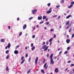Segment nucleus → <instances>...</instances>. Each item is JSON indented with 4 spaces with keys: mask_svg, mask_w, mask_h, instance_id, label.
I'll return each instance as SVG.
<instances>
[{
    "mask_svg": "<svg viewBox=\"0 0 74 74\" xmlns=\"http://www.w3.org/2000/svg\"><path fill=\"white\" fill-rule=\"evenodd\" d=\"M35 35H33V36H32V38H34L35 37Z\"/></svg>",
    "mask_w": 74,
    "mask_h": 74,
    "instance_id": "41",
    "label": "nucleus"
},
{
    "mask_svg": "<svg viewBox=\"0 0 74 74\" xmlns=\"http://www.w3.org/2000/svg\"><path fill=\"white\" fill-rule=\"evenodd\" d=\"M50 61L51 64H54V62L53 60V59H51Z\"/></svg>",
    "mask_w": 74,
    "mask_h": 74,
    "instance_id": "4",
    "label": "nucleus"
},
{
    "mask_svg": "<svg viewBox=\"0 0 74 74\" xmlns=\"http://www.w3.org/2000/svg\"><path fill=\"white\" fill-rule=\"evenodd\" d=\"M42 19V16H38V20H41Z\"/></svg>",
    "mask_w": 74,
    "mask_h": 74,
    "instance_id": "12",
    "label": "nucleus"
},
{
    "mask_svg": "<svg viewBox=\"0 0 74 74\" xmlns=\"http://www.w3.org/2000/svg\"><path fill=\"white\" fill-rule=\"evenodd\" d=\"M68 69H69V68H66L65 69V71H67V70H68Z\"/></svg>",
    "mask_w": 74,
    "mask_h": 74,
    "instance_id": "60",
    "label": "nucleus"
},
{
    "mask_svg": "<svg viewBox=\"0 0 74 74\" xmlns=\"http://www.w3.org/2000/svg\"><path fill=\"white\" fill-rule=\"evenodd\" d=\"M27 56H28V54H27L25 55V57L26 58H27Z\"/></svg>",
    "mask_w": 74,
    "mask_h": 74,
    "instance_id": "38",
    "label": "nucleus"
},
{
    "mask_svg": "<svg viewBox=\"0 0 74 74\" xmlns=\"http://www.w3.org/2000/svg\"><path fill=\"white\" fill-rule=\"evenodd\" d=\"M70 17H71V15H70L68 16H67L66 17V19H69L70 18Z\"/></svg>",
    "mask_w": 74,
    "mask_h": 74,
    "instance_id": "14",
    "label": "nucleus"
},
{
    "mask_svg": "<svg viewBox=\"0 0 74 74\" xmlns=\"http://www.w3.org/2000/svg\"><path fill=\"white\" fill-rule=\"evenodd\" d=\"M71 4L70 5V6L68 7V8H71V7H72V6L73 5V4H74V2H71Z\"/></svg>",
    "mask_w": 74,
    "mask_h": 74,
    "instance_id": "2",
    "label": "nucleus"
},
{
    "mask_svg": "<svg viewBox=\"0 0 74 74\" xmlns=\"http://www.w3.org/2000/svg\"><path fill=\"white\" fill-rule=\"evenodd\" d=\"M25 60L24 59L21 62V64L23 63L24 62H25Z\"/></svg>",
    "mask_w": 74,
    "mask_h": 74,
    "instance_id": "22",
    "label": "nucleus"
},
{
    "mask_svg": "<svg viewBox=\"0 0 74 74\" xmlns=\"http://www.w3.org/2000/svg\"><path fill=\"white\" fill-rule=\"evenodd\" d=\"M19 45H18L16 47L15 49H17L18 48H19Z\"/></svg>",
    "mask_w": 74,
    "mask_h": 74,
    "instance_id": "23",
    "label": "nucleus"
},
{
    "mask_svg": "<svg viewBox=\"0 0 74 74\" xmlns=\"http://www.w3.org/2000/svg\"><path fill=\"white\" fill-rule=\"evenodd\" d=\"M49 56V54H47V58H48Z\"/></svg>",
    "mask_w": 74,
    "mask_h": 74,
    "instance_id": "43",
    "label": "nucleus"
},
{
    "mask_svg": "<svg viewBox=\"0 0 74 74\" xmlns=\"http://www.w3.org/2000/svg\"><path fill=\"white\" fill-rule=\"evenodd\" d=\"M8 48H10V47H11V44H10V43H9L8 44V46H7Z\"/></svg>",
    "mask_w": 74,
    "mask_h": 74,
    "instance_id": "13",
    "label": "nucleus"
},
{
    "mask_svg": "<svg viewBox=\"0 0 74 74\" xmlns=\"http://www.w3.org/2000/svg\"><path fill=\"white\" fill-rule=\"evenodd\" d=\"M70 39H67L66 40V42L67 43V44H69V43L70 42Z\"/></svg>",
    "mask_w": 74,
    "mask_h": 74,
    "instance_id": "7",
    "label": "nucleus"
},
{
    "mask_svg": "<svg viewBox=\"0 0 74 74\" xmlns=\"http://www.w3.org/2000/svg\"><path fill=\"white\" fill-rule=\"evenodd\" d=\"M71 66H74V64H72L71 65Z\"/></svg>",
    "mask_w": 74,
    "mask_h": 74,
    "instance_id": "40",
    "label": "nucleus"
},
{
    "mask_svg": "<svg viewBox=\"0 0 74 74\" xmlns=\"http://www.w3.org/2000/svg\"><path fill=\"white\" fill-rule=\"evenodd\" d=\"M72 30V27H71L69 31V32H71Z\"/></svg>",
    "mask_w": 74,
    "mask_h": 74,
    "instance_id": "28",
    "label": "nucleus"
},
{
    "mask_svg": "<svg viewBox=\"0 0 74 74\" xmlns=\"http://www.w3.org/2000/svg\"><path fill=\"white\" fill-rule=\"evenodd\" d=\"M46 66H47V63L44 64V68H45V67H46Z\"/></svg>",
    "mask_w": 74,
    "mask_h": 74,
    "instance_id": "19",
    "label": "nucleus"
},
{
    "mask_svg": "<svg viewBox=\"0 0 74 74\" xmlns=\"http://www.w3.org/2000/svg\"><path fill=\"white\" fill-rule=\"evenodd\" d=\"M55 73H58L59 72V70H58V68H56L55 69Z\"/></svg>",
    "mask_w": 74,
    "mask_h": 74,
    "instance_id": "6",
    "label": "nucleus"
},
{
    "mask_svg": "<svg viewBox=\"0 0 74 74\" xmlns=\"http://www.w3.org/2000/svg\"><path fill=\"white\" fill-rule=\"evenodd\" d=\"M71 62V61H69L68 62V63H70Z\"/></svg>",
    "mask_w": 74,
    "mask_h": 74,
    "instance_id": "57",
    "label": "nucleus"
},
{
    "mask_svg": "<svg viewBox=\"0 0 74 74\" xmlns=\"http://www.w3.org/2000/svg\"><path fill=\"white\" fill-rule=\"evenodd\" d=\"M29 62H30V60H31V58L29 57Z\"/></svg>",
    "mask_w": 74,
    "mask_h": 74,
    "instance_id": "45",
    "label": "nucleus"
},
{
    "mask_svg": "<svg viewBox=\"0 0 74 74\" xmlns=\"http://www.w3.org/2000/svg\"><path fill=\"white\" fill-rule=\"evenodd\" d=\"M9 53V50H7L6 51V53L8 54V53Z\"/></svg>",
    "mask_w": 74,
    "mask_h": 74,
    "instance_id": "24",
    "label": "nucleus"
},
{
    "mask_svg": "<svg viewBox=\"0 0 74 74\" xmlns=\"http://www.w3.org/2000/svg\"><path fill=\"white\" fill-rule=\"evenodd\" d=\"M71 23H70L69 24L68 26H69V27H70L71 26Z\"/></svg>",
    "mask_w": 74,
    "mask_h": 74,
    "instance_id": "48",
    "label": "nucleus"
},
{
    "mask_svg": "<svg viewBox=\"0 0 74 74\" xmlns=\"http://www.w3.org/2000/svg\"><path fill=\"white\" fill-rule=\"evenodd\" d=\"M51 10H52V8H50L49 9V11H51Z\"/></svg>",
    "mask_w": 74,
    "mask_h": 74,
    "instance_id": "64",
    "label": "nucleus"
},
{
    "mask_svg": "<svg viewBox=\"0 0 74 74\" xmlns=\"http://www.w3.org/2000/svg\"><path fill=\"white\" fill-rule=\"evenodd\" d=\"M47 5L48 6V7H49V6H50L51 5V3H49L47 4Z\"/></svg>",
    "mask_w": 74,
    "mask_h": 74,
    "instance_id": "35",
    "label": "nucleus"
},
{
    "mask_svg": "<svg viewBox=\"0 0 74 74\" xmlns=\"http://www.w3.org/2000/svg\"><path fill=\"white\" fill-rule=\"evenodd\" d=\"M45 59H44L43 60V63H45Z\"/></svg>",
    "mask_w": 74,
    "mask_h": 74,
    "instance_id": "36",
    "label": "nucleus"
},
{
    "mask_svg": "<svg viewBox=\"0 0 74 74\" xmlns=\"http://www.w3.org/2000/svg\"><path fill=\"white\" fill-rule=\"evenodd\" d=\"M74 37V34H73L72 35V38H73V37Z\"/></svg>",
    "mask_w": 74,
    "mask_h": 74,
    "instance_id": "42",
    "label": "nucleus"
},
{
    "mask_svg": "<svg viewBox=\"0 0 74 74\" xmlns=\"http://www.w3.org/2000/svg\"><path fill=\"white\" fill-rule=\"evenodd\" d=\"M69 26H68L66 28L67 29H68L69 28Z\"/></svg>",
    "mask_w": 74,
    "mask_h": 74,
    "instance_id": "52",
    "label": "nucleus"
},
{
    "mask_svg": "<svg viewBox=\"0 0 74 74\" xmlns=\"http://www.w3.org/2000/svg\"><path fill=\"white\" fill-rule=\"evenodd\" d=\"M44 23V22L43 21H42V22H41L40 23V24H41L42 23Z\"/></svg>",
    "mask_w": 74,
    "mask_h": 74,
    "instance_id": "44",
    "label": "nucleus"
},
{
    "mask_svg": "<svg viewBox=\"0 0 74 74\" xmlns=\"http://www.w3.org/2000/svg\"><path fill=\"white\" fill-rule=\"evenodd\" d=\"M34 48H35V47L34 46L32 48V51H33V50L34 49Z\"/></svg>",
    "mask_w": 74,
    "mask_h": 74,
    "instance_id": "20",
    "label": "nucleus"
},
{
    "mask_svg": "<svg viewBox=\"0 0 74 74\" xmlns=\"http://www.w3.org/2000/svg\"><path fill=\"white\" fill-rule=\"evenodd\" d=\"M73 72H72V71H71L70 72V74H73Z\"/></svg>",
    "mask_w": 74,
    "mask_h": 74,
    "instance_id": "50",
    "label": "nucleus"
},
{
    "mask_svg": "<svg viewBox=\"0 0 74 74\" xmlns=\"http://www.w3.org/2000/svg\"><path fill=\"white\" fill-rule=\"evenodd\" d=\"M33 19V17H30L29 18V20H31V19Z\"/></svg>",
    "mask_w": 74,
    "mask_h": 74,
    "instance_id": "33",
    "label": "nucleus"
},
{
    "mask_svg": "<svg viewBox=\"0 0 74 74\" xmlns=\"http://www.w3.org/2000/svg\"><path fill=\"white\" fill-rule=\"evenodd\" d=\"M45 21H48V18H46V19H45Z\"/></svg>",
    "mask_w": 74,
    "mask_h": 74,
    "instance_id": "58",
    "label": "nucleus"
},
{
    "mask_svg": "<svg viewBox=\"0 0 74 74\" xmlns=\"http://www.w3.org/2000/svg\"><path fill=\"white\" fill-rule=\"evenodd\" d=\"M60 48H59L58 49V51H60Z\"/></svg>",
    "mask_w": 74,
    "mask_h": 74,
    "instance_id": "63",
    "label": "nucleus"
},
{
    "mask_svg": "<svg viewBox=\"0 0 74 74\" xmlns=\"http://www.w3.org/2000/svg\"><path fill=\"white\" fill-rule=\"evenodd\" d=\"M45 68V70H47V69L48 68V66H47Z\"/></svg>",
    "mask_w": 74,
    "mask_h": 74,
    "instance_id": "53",
    "label": "nucleus"
},
{
    "mask_svg": "<svg viewBox=\"0 0 74 74\" xmlns=\"http://www.w3.org/2000/svg\"><path fill=\"white\" fill-rule=\"evenodd\" d=\"M67 38H69V35H67Z\"/></svg>",
    "mask_w": 74,
    "mask_h": 74,
    "instance_id": "62",
    "label": "nucleus"
},
{
    "mask_svg": "<svg viewBox=\"0 0 74 74\" xmlns=\"http://www.w3.org/2000/svg\"><path fill=\"white\" fill-rule=\"evenodd\" d=\"M21 58V60H23V58H24V57H22Z\"/></svg>",
    "mask_w": 74,
    "mask_h": 74,
    "instance_id": "37",
    "label": "nucleus"
},
{
    "mask_svg": "<svg viewBox=\"0 0 74 74\" xmlns=\"http://www.w3.org/2000/svg\"><path fill=\"white\" fill-rule=\"evenodd\" d=\"M14 53L15 54H17L18 53V51L17 50H15L14 52Z\"/></svg>",
    "mask_w": 74,
    "mask_h": 74,
    "instance_id": "15",
    "label": "nucleus"
},
{
    "mask_svg": "<svg viewBox=\"0 0 74 74\" xmlns=\"http://www.w3.org/2000/svg\"><path fill=\"white\" fill-rule=\"evenodd\" d=\"M54 36L53 37V38H55L56 37V35H55V34H54Z\"/></svg>",
    "mask_w": 74,
    "mask_h": 74,
    "instance_id": "51",
    "label": "nucleus"
},
{
    "mask_svg": "<svg viewBox=\"0 0 74 74\" xmlns=\"http://www.w3.org/2000/svg\"><path fill=\"white\" fill-rule=\"evenodd\" d=\"M42 48L43 49H44V51H47V49H48V46H47V45H44L42 47Z\"/></svg>",
    "mask_w": 74,
    "mask_h": 74,
    "instance_id": "1",
    "label": "nucleus"
},
{
    "mask_svg": "<svg viewBox=\"0 0 74 74\" xmlns=\"http://www.w3.org/2000/svg\"><path fill=\"white\" fill-rule=\"evenodd\" d=\"M22 34V32H20L19 34V36H21Z\"/></svg>",
    "mask_w": 74,
    "mask_h": 74,
    "instance_id": "31",
    "label": "nucleus"
},
{
    "mask_svg": "<svg viewBox=\"0 0 74 74\" xmlns=\"http://www.w3.org/2000/svg\"><path fill=\"white\" fill-rule=\"evenodd\" d=\"M56 8H59V7H60V5H57L56 6Z\"/></svg>",
    "mask_w": 74,
    "mask_h": 74,
    "instance_id": "32",
    "label": "nucleus"
},
{
    "mask_svg": "<svg viewBox=\"0 0 74 74\" xmlns=\"http://www.w3.org/2000/svg\"><path fill=\"white\" fill-rule=\"evenodd\" d=\"M37 9L34 10L32 11V12L34 14H35L37 13Z\"/></svg>",
    "mask_w": 74,
    "mask_h": 74,
    "instance_id": "3",
    "label": "nucleus"
},
{
    "mask_svg": "<svg viewBox=\"0 0 74 74\" xmlns=\"http://www.w3.org/2000/svg\"><path fill=\"white\" fill-rule=\"evenodd\" d=\"M27 26V25H26L25 24L24 25V26H23V30H24L26 28V27Z\"/></svg>",
    "mask_w": 74,
    "mask_h": 74,
    "instance_id": "9",
    "label": "nucleus"
},
{
    "mask_svg": "<svg viewBox=\"0 0 74 74\" xmlns=\"http://www.w3.org/2000/svg\"><path fill=\"white\" fill-rule=\"evenodd\" d=\"M38 60V57H37L35 60V64H37V63Z\"/></svg>",
    "mask_w": 74,
    "mask_h": 74,
    "instance_id": "5",
    "label": "nucleus"
},
{
    "mask_svg": "<svg viewBox=\"0 0 74 74\" xmlns=\"http://www.w3.org/2000/svg\"><path fill=\"white\" fill-rule=\"evenodd\" d=\"M52 12V10H49L46 13L47 14H50L51 12Z\"/></svg>",
    "mask_w": 74,
    "mask_h": 74,
    "instance_id": "10",
    "label": "nucleus"
},
{
    "mask_svg": "<svg viewBox=\"0 0 74 74\" xmlns=\"http://www.w3.org/2000/svg\"><path fill=\"white\" fill-rule=\"evenodd\" d=\"M52 31H54V30L53 29V28L51 29L50 30V32H52Z\"/></svg>",
    "mask_w": 74,
    "mask_h": 74,
    "instance_id": "39",
    "label": "nucleus"
},
{
    "mask_svg": "<svg viewBox=\"0 0 74 74\" xmlns=\"http://www.w3.org/2000/svg\"><path fill=\"white\" fill-rule=\"evenodd\" d=\"M41 72H42V73H44V70L41 69Z\"/></svg>",
    "mask_w": 74,
    "mask_h": 74,
    "instance_id": "25",
    "label": "nucleus"
},
{
    "mask_svg": "<svg viewBox=\"0 0 74 74\" xmlns=\"http://www.w3.org/2000/svg\"><path fill=\"white\" fill-rule=\"evenodd\" d=\"M8 28L9 29H10L11 28V27H10V26H8Z\"/></svg>",
    "mask_w": 74,
    "mask_h": 74,
    "instance_id": "47",
    "label": "nucleus"
},
{
    "mask_svg": "<svg viewBox=\"0 0 74 74\" xmlns=\"http://www.w3.org/2000/svg\"><path fill=\"white\" fill-rule=\"evenodd\" d=\"M46 16H43V20H44V19H46Z\"/></svg>",
    "mask_w": 74,
    "mask_h": 74,
    "instance_id": "26",
    "label": "nucleus"
},
{
    "mask_svg": "<svg viewBox=\"0 0 74 74\" xmlns=\"http://www.w3.org/2000/svg\"><path fill=\"white\" fill-rule=\"evenodd\" d=\"M31 70L30 69H29V71H27V74H29Z\"/></svg>",
    "mask_w": 74,
    "mask_h": 74,
    "instance_id": "29",
    "label": "nucleus"
},
{
    "mask_svg": "<svg viewBox=\"0 0 74 74\" xmlns=\"http://www.w3.org/2000/svg\"><path fill=\"white\" fill-rule=\"evenodd\" d=\"M62 53V52L61 51L60 52L59 54H61V53Z\"/></svg>",
    "mask_w": 74,
    "mask_h": 74,
    "instance_id": "59",
    "label": "nucleus"
},
{
    "mask_svg": "<svg viewBox=\"0 0 74 74\" xmlns=\"http://www.w3.org/2000/svg\"><path fill=\"white\" fill-rule=\"evenodd\" d=\"M7 48H8V46H6L5 47V49H7Z\"/></svg>",
    "mask_w": 74,
    "mask_h": 74,
    "instance_id": "55",
    "label": "nucleus"
},
{
    "mask_svg": "<svg viewBox=\"0 0 74 74\" xmlns=\"http://www.w3.org/2000/svg\"><path fill=\"white\" fill-rule=\"evenodd\" d=\"M52 40H53V38L50 39L49 40V42H51V41H52Z\"/></svg>",
    "mask_w": 74,
    "mask_h": 74,
    "instance_id": "27",
    "label": "nucleus"
},
{
    "mask_svg": "<svg viewBox=\"0 0 74 74\" xmlns=\"http://www.w3.org/2000/svg\"><path fill=\"white\" fill-rule=\"evenodd\" d=\"M64 1L63 0H62L60 1V3H64Z\"/></svg>",
    "mask_w": 74,
    "mask_h": 74,
    "instance_id": "17",
    "label": "nucleus"
},
{
    "mask_svg": "<svg viewBox=\"0 0 74 74\" xmlns=\"http://www.w3.org/2000/svg\"><path fill=\"white\" fill-rule=\"evenodd\" d=\"M70 49V47H68L67 48V50H69V49Z\"/></svg>",
    "mask_w": 74,
    "mask_h": 74,
    "instance_id": "34",
    "label": "nucleus"
},
{
    "mask_svg": "<svg viewBox=\"0 0 74 74\" xmlns=\"http://www.w3.org/2000/svg\"><path fill=\"white\" fill-rule=\"evenodd\" d=\"M5 69L6 70V71H8L9 70V68H8V66H6Z\"/></svg>",
    "mask_w": 74,
    "mask_h": 74,
    "instance_id": "11",
    "label": "nucleus"
},
{
    "mask_svg": "<svg viewBox=\"0 0 74 74\" xmlns=\"http://www.w3.org/2000/svg\"><path fill=\"white\" fill-rule=\"evenodd\" d=\"M31 47H33V44L31 43Z\"/></svg>",
    "mask_w": 74,
    "mask_h": 74,
    "instance_id": "46",
    "label": "nucleus"
},
{
    "mask_svg": "<svg viewBox=\"0 0 74 74\" xmlns=\"http://www.w3.org/2000/svg\"><path fill=\"white\" fill-rule=\"evenodd\" d=\"M53 54H52L50 56L49 59H52V57L53 56Z\"/></svg>",
    "mask_w": 74,
    "mask_h": 74,
    "instance_id": "8",
    "label": "nucleus"
},
{
    "mask_svg": "<svg viewBox=\"0 0 74 74\" xmlns=\"http://www.w3.org/2000/svg\"><path fill=\"white\" fill-rule=\"evenodd\" d=\"M69 21H68L66 22L65 23V24L66 25H69Z\"/></svg>",
    "mask_w": 74,
    "mask_h": 74,
    "instance_id": "16",
    "label": "nucleus"
},
{
    "mask_svg": "<svg viewBox=\"0 0 74 74\" xmlns=\"http://www.w3.org/2000/svg\"><path fill=\"white\" fill-rule=\"evenodd\" d=\"M4 41H5V40H4V39H2L1 40V42H4Z\"/></svg>",
    "mask_w": 74,
    "mask_h": 74,
    "instance_id": "21",
    "label": "nucleus"
},
{
    "mask_svg": "<svg viewBox=\"0 0 74 74\" xmlns=\"http://www.w3.org/2000/svg\"><path fill=\"white\" fill-rule=\"evenodd\" d=\"M45 44V42H43V43H42V45H44Z\"/></svg>",
    "mask_w": 74,
    "mask_h": 74,
    "instance_id": "49",
    "label": "nucleus"
},
{
    "mask_svg": "<svg viewBox=\"0 0 74 74\" xmlns=\"http://www.w3.org/2000/svg\"><path fill=\"white\" fill-rule=\"evenodd\" d=\"M68 53V51H66L64 53V54H67V53Z\"/></svg>",
    "mask_w": 74,
    "mask_h": 74,
    "instance_id": "30",
    "label": "nucleus"
},
{
    "mask_svg": "<svg viewBox=\"0 0 74 74\" xmlns=\"http://www.w3.org/2000/svg\"><path fill=\"white\" fill-rule=\"evenodd\" d=\"M56 16H57V15H54L53 16V18L56 17Z\"/></svg>",
    "mask_w": 74,
    "mask_h": 74,
    "instance_id": "54",
    "label": "nucleus"
},
{
    "mask_svg": "<svg viewBox=\"0 0 74 74\" xmlns=\"http://www.w3.org/2000/svg\"><path fill=\"white\" fill-rule=\"evenodd\" d=\"M10 57V56L9 55H8L6 57V59H8V58Z\"/></svg>",
    "mask_w": 74,
    "mask_h": 74,
    "instance_id": "18",
    "label": "nucleus"
},
{
    "mask_svg": "<svg viewBox=\"0 0 74 74\" xmlns=\"http://www.w3.org/2000/svg\"><path fill=\"white\" fill-rule=\"evenodd\" d=\"M60 16H59L58 17V19H60Z\"/></svg>",
    "mask_w": 74,
    "mask_h": 74,
    "instance_id": "56",
    "label": "nucleus"
},
{
    "mask_svg": "<svg viewBox=\"0 0 74 74\" xmlns=\"http://www.w3.org/2000/svg\"><path fill=\"white\" fill-rule=\"evenodd\" d=\"M49 22H47V23H46V25H49Z\"/></svg>",
    "mask_w": 74,
    "mask_h": 74,
    "instance_id": "61",
    "label": "nucleus"
}]
</instances>
